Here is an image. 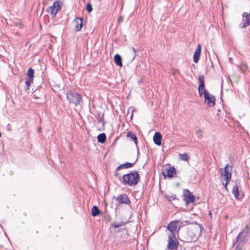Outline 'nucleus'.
Masks as SVG:
<instances>
[{"label":"nucleus","instance_id":"f257e3e1","mask_svg":"<svg viewBox=\"0 0 250 250\" xmlns=\"http://www.w3.org/2000/svg\"><path fill=\"white\" fill-rule=\"evenodd\" d=\"M140 178V175L138 172L134 171L124 175L123 176V180L125 184L132 186L138 184Z\"/></svg>","mask_w":250,"mask_h":250},{"label":"nucleus","instance_id":"f03ea898","mask_svg":"<svg viewBox=\"0 0 250 250\" xmlns=\"http://www.w3.org/2000/svg\"><path fill=\"white\" fill-rule=\"evenodd\" d=\"M67 99L70 104H74L77 106L80 104L82 101L81 96L77 92L70 91L67 94Z\"/></svg>","mask_w":250,"mask_h":250},{"label":"nucleus","instance_id":"7ed1b4c3","mask_svg":"<svg viewBox=\"0 0 250 250\" xmlns=\"http://www.w3.org/2000/svg\"><path fill=\"white\" fill-rule=\"evenodd\" d=\"M220 170L221 176L226 181V184H228L230 182L231 178L232 167L229 164H227L224 168H221Z\"/></svg>","mask_w":250,"mask_h":250},{"label":"nucleus","instance_id":"20e7f679","mask_svg":"<svg viewBox=\"0 0 250 250\" xmlns=\"http://www.w3.org/2000/svg\"><path fill=\"white\" fill-rule=\"evenodd\" d=\"M246 242V235L244 234V231L241 232L238 234L236 243L237 245L235 250H246L244 247L245 244Z\"/></svg>","mask_w":250,"mask_h":250},{"label":"nucleus","instance_id":"39448f33","mask_svg":"<svg viewBox=\"0 0 250 250\" xmlns=\"http://www.w3.org/2000/svg\"><path fill=\"white\" fill-rule=\"evenodd\" d=\"M179 245V242L173 234L168 235L167 248L169 250H176Z\"/></svg>","mask_w":250,"mask_h":250},{"label":"nucleus","instance_id":"423d86ee","mask_svg":"<svg viewBox=\"0 0 250 250\" xmlns=\"http://www.w3.org/2000/svg\"><path fill=\"white\" fill-rule=\"evenodd\" d=\"M203 95H204L205 97V103L209 107L213 106L215 102V97L211 95L206 89H204Z\"/></svg>","mask_w":250,"mask_h":250},{"label":"nucleus","instance_id":"0eeeda50","mask_svg":"<svg viewBox=\"0 0 250 250\" xmlns=\"http://www.w3.org/2000/svg\"><path fill=\"white\" fill-rule=\"evenodd\" d=\"M85 23V21H84V19L83 18L76 17L73 21L72 24L74 30L78 32L81 30L82 27Z\"/></svg>","mask_w":250,"mask_h":250},{"label":"nucleus","instance_id":"6e6552de","mask_svg":"<svg viewBox=\"0 0 250 250\" xmlns=\"http://www.w3.org/2000/svg\"><path fill=\"white\" fill-rule=\"evenodd\" d=\"M182 223L180 221L175 220L171 221L167 225V229L173 234L177 232L181 227Z\"/></svg>","mask_w":250,"mask_h":250},{"label":"nucleus","instance_id":"1a4fd4ad","mask_svg":"<svg viewBox=\"0 0 250 250\" xmlns=\"http://www.w3.org/2000/svg\"><path fill=\"white\" fill-rule=\"evenodd\" d=\"M62 3L60 1H56L53 3V5L50 6L48 9V13L55 16L58 11L60 10L62 8Z\"/></svg>","mask_w":250,"mask_h":250},{"label":"nucleus","instance_id":"9d476101","mask_svg":"<svg viewBox=\"0 0 250 250\" xmlns=\"http://www.w3.org/2000/svg\"><path fill=\"white\" fill-rule=\"evenodd\" d=\"M176 174V170L174 167H170L168 168H166L163 171V174L164 177L172 178Z\"/></svg>","mask_w":250,"mask_h":250},{"label":"nucleus","instance_id":"9b49d317","mask_svg":"<svg viewBox=\"0 0 250 250\" xmlns=\"http://www.w3.org/2000/svg\"><path fill=\"white\" fill-rule=\"evenodd\" d=\"M199 83L198 92L199 96L201 97L203 96L204 90L205 89L204 88V77L203 75H200L199 77Z\"/></svg>","mask_w":250,"mask_h":250},{"label":"nucleus","instance_id":"f8f14e48","mask_svg":"<svg viewBox=\"0 0 250 250\" xmlns=\"http://www.w3.org/2000/svg\"><path fill=\"white\" fill-rule=\"evenodd\" d=\"M116 201H117L120 204H129L130 202L128 197V196L125 194H122L118 196L116 199Z\"/></svg>","mask_w":250,"mask_h":250},{"label":"nucleus","instance_id":"ddd939ff","mask_svg":"<svg viewBox=\"0 0 250 250\" xmlns=\"http://www.w3.org/2000/svg\"><path fill=\"white\" fill-rule=\"evenodd\" d=\"M201 52V45L198 44L197 47L194 53L193 60L195 62H197L199 60Z\"/></svg>","mask_w":250,"mask_h":250},{"label":"nucleus","instance_id":"4468645a","mask_svg":"<svg viewBox=\"0 0 250 250\" xmlns=\"http://www.w3.org/2000/svg\"><path fill=\"white\" fill-rule=\"evenodd\" d=\"M184 196L187 198L186 201L187 203H193L194 202V197L188 189L184 190Z\"/></svg>","mask_w":250,"mask_h":250},{"label":"nucleus","instance_id":"2eb2a0df","mask_svg":"<svg viewBox=\"0 0 250 250\" xmlns=\"http://www.w3.org/2000/svg\"><path fill=\"white\" fill-rule=\"evenodd\" d=\"M153 140L154 143L158 146H160L162 144L161 140H162V135L159 132H157L155 133Z\"/></svg>","mask_w":250,"mask_h":250},{"label":"nucleus","instance_id":"dca6fc26","mask_svg":"<svg viewBox=\"0 0 250 250\" xmlns=\"http://www.w3.org/2000/svg\"><path fill=\"white\" fill-rule=\"evenodd\" d=\"M245 18L242 20V22L240 24V26L242 28H246L250 24V19L249 17H245Z\"/></svg>","mask_w":250,"mask_h":250},{"label":"nucleus","instance_id":"f3484780","mask_svg":"<svg viewBox=\"0 0 250 250\" xmlns=\"http://www.w3.org/2000/svg\"><path fill=\"white\" fill-rule=\"evenodd\" d=\"M114 61L117 65L119 66H123L122 57L120 55L117 54L114 56Z\"/></svg>","mask_w":250,"mask_h":250},{"label":"nucleus","instance_id":"a211bd4d","mask_svg":"<svg viewBox=\"0 0 250 250\" xmlns=\"http://www.w3.org/2000/svg\"><path fill=\"white\" fill-rule=\"evenodd\" d=\"M126 136L127 138H130L131 139H132L136 145L137 144V138L134 133H132L131 131H129L127 133Z\"/></svg>","mask_w":250,"mask_h":250},{"label":"nucleus","instance_id":"6ab92c4d","mask_svg":"<svg viewBox=\"0 0 250 250\" xmlns=\"http://www.w3.org/2000/svg\"><path fill=\"white\" fill-rule=\"evenodd\" d=\"M133 164L129 162H126L125 164H122L119 166L117 168L116 170H119L122 168H128L132 167Z\"/></svg>","mask_w":250,"mask_h":250},{"label":"nucleus","instance_id":"aec40b11","mask_svg":"<svg viewBox=\"0 0 250 250\" xmlns=\"http://www.w3.org/2000/svg\"><path fill=\"white\" fill-rule=\"evenodd\" d=\"M101 213L98 207L94 206L91 209V214L93 216H96Z\"/></svg>","mask_w":250,"mask_h":250},{"label":"nucleus","instance_id":"412c9836","mask_svg":"<svg viewBox=\"0 0 250 250\" xmlns=\"http://www.w3.org/2000/svg\"><path fill=\"white\" fill-rule=\"evenodd\" d=\"M106 139V135L104 133H101L98 135L97 140L99 143H104L105 142Z\"/></svg>","mask_w":250,"mask_h":250},{"label":"nucleus","instance_id":"4be33fe9","mask_svg":"<svg viewBox=\"0 0 250 250\" xmlns=\"http://www.w3.org/2000/svg\"><path fill=\"white\" fill-rule=\"evenodd\" d=\"M232 193L236 199H238L239 196L238 188L237 185L234 186L232 188Z\"/></svg>","mask_w":250,"mask_h":250},{"label":"nucleus","instance_id":"5701e85b","mask_svg":"<svg viewBox=\"0 0 250 250\" xmlns=\"http://www.w3.org/2000/svg\"><path fill=\"white\" fill-rule=\"evenodd\" d=\"M203 130L199 127H196L195 130V134L198 138L201 139L203 137Z\"/></svg>","mask_w":250,"mask_h":250},{"label":"nucleus","instance_id":"b1692460","mask_svg":"<svg viewBox=\"0 0 250 250\" xmlns=\"http://www.w3.org/2000/svg\"><path fill=\"white\" fill-rule=\"evenodd\" d=\"M34 74V70L31 68H30L27 71V76L29 77L28 79H33Z\"/></svg>","mask_w":250,"mask_h":250},{"label":"nucleus","instance_id":"393cba45","mask_svg":"<svg viewBox=\"0 0 250 250\" xmlns=\"http://www.w3.org/2000/svg\"><path fill=\"white\" fill-rule=\"evenodd\" d=\"M180 159L184 161H188L189 159V157H188L187 154H180Z\"/></svg>","mask_w":250,"mask_h":250},{"label":"nucleus","instance_id":"a878e982","mask_svg":"<svg viewBox=\"0 0 250 250\" xmlns=\"http://www.w3.org/2000/svg\"><path fill=\"white\" fill-rule=\"evenodd\" d=\"M124 225L123 222H121L120 223H114L111 224V227H114V228H117L120 227Z\"/></svg>","mask_w":250,"mask_h":250},{"label":"nucleus","instance_id":"bb28decb","mask_svg":"<svg viewBox=\"0 0 250 250\" xmlns=\"http://www.w3.org/2000/svg\"><path fill=\"white\" fill-rule=\"evenodd\" d=\"M32 82H33V79H27L26 80L25 83V84L27 86V89H29V86H30L31 83Z\"/></svg>","mask_w":250,"mask_h":250},{"label":"nucleus","instance_id":"cd10ccee","mask_svg":"<svg viewBox=\"0 0 250 250\" xmlns=\"http://www.w3.org/2000/svg\"><path fill=\"white\" fill-rule=\"evenodd\" d=\"M86 10L88 12H90L92 10V7L90 3H87L86 5Z\"/></svg>","mask_w":250,"mask_h":250},{"label":"nucleus","instance_id":"c85d7f7f","mask_svg":"<svg viewBox=\"0 0 250 250\" xmlns=\"http://www.w3.org/2000/svg\"><path fill=\"white\" fill-rule=\"evenodd\" d=\"M130 49L133 51V58L132 59V61L134 60L136 56V50L135 49V48L133 47H131L130 48Z\"/></svg>","mask_w":250,"mask_h":250},{"label":"nucleus","instance_id":"c756f323","mask_svg":"<svg viewBox=\"0 0 250 250\" xmlns=\"http://www.w3.org/2000/svg\"><path fill=\"white\" fill-rule=\"evenodd\" d=\"M167 200L169 201H171L173 200L176 199L175 197H174V196H167Z\"/></svg>","mask_w":250,"mask_h":250},{"label":"nucleus","instance_id":"7c9ffc66","mask_svg":"<svg viewBox=\"0 0 250 250\" xmlns=\"http://www.w3.org/2000/svg\"><path fill=\"white\" fill-rule=\"evenodd\" d=\"M15 26L16 27H19L20 28H21L23 27V25L21 23H16Z\"/></svg>","mask_w":250,"mask_h":250},{"label":"nucleus","instance_id":"2f4dec72","mask_svg":"<svg viewBox=\"0 0 250 250\" xmlns=\"http://www.w3.org/2000/svg\"><path fill=\"white\" fill-rule=\"evenodd\" d=\"M242 16H249V14L248 13H247V12H244Z\"/></svg>","mask_w":250,"mask_h":250},{"label":"nucleus","instance_id":"473e14b6","mask_svg":"<svg viewBox=\"0 0 250 250\" xmlns=\"http://www.w3.org/2000/svg\"><path fill=\"white\" fill-rule=\"evenodd\" d=\"M123 20L122 17H119L118 18V21L119 22H121Z\"/></svg>","mask_w":250,"mask_h":250},{"label":"nucleus","instance_id":"72a5a7b5","mask_svg":"<svg viewBox=\"0 0 250 250\" xmlns=\"http://www.w3.org/2000/svg\"><path fill=\"white\" fill-rule=\"evenodd\" d=\"M115 175L116 177H119V178H120V176L118 172L115 173Z\"/></svg>","mask_w":250,"mask_h":250},{"label":"nucleus","instance_id":"f704fd0d","mask_svg":"<svg viewBox=\"0 0 250 250\" xmlns=\"http://www.w3.org/2000/svg\"><path fill=\"white\" fill-rule=\"evenodd\" d=\"M224 187H225V189L227 190L228 189V188H227L228 184H226V182L224 184Z\"/></svg>","mask_w":250,"mask_h":250},{"label":"nucleus","instance_id":"c9c22d12","mask_svg":"<svg viewBox=\"0 0 250 250\" xmlns=\"http://www.w3.org/2000/svg\"><path fill=\"white\" fill-rule=\"evenodd\" d=\"M248 227H249L250 229V219H249V225Z\"/></svg>","mask_w":250,"mask_h":250},{"label":"nucleus","instance_id":"e433bc0d","mask_svg":"<svg viewBox=\"0 0 250 250\" xmlns=\"http://www.w3.org/2000/svg\"><path fill=\"white\" fill-rule=\"evenodd\" d=\"M16 34L17 35H19V32H17Z\"/></svg>","mask_w":250,"mask_h":250},{"label":"nucleus","instance_id":"4c0bfd02","mask_svg":"<svg viewBox=\"0 0 250 250\" xmlns=\"http://www.w3.org/2000/svg\"><path fill=\"white\" fill-rule=\"evenodd\" d=\"M250 18V17H249V18Z\"/></svg>","mask_w":250,"mask_h":250}]
</instances>
